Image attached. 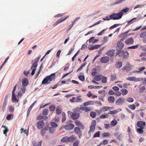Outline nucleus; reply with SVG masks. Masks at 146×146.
<instances>
[{
	"instance_id": "21",
	"label": "nucleus",
	"mask_w": 146,
	"mask_h": 146,
	"mask_svg": "<svg viewBox=\"0 0 146 146\" xmlns=\"http://www.w3.org/2000/svg\"><path fill=\"white\" fill-rule=\"evenodd\" d=\"M115 100L114 97L112 96H110L108 98V101L110 103H113L114 102Z\"/></svg>"
},
{
	"instance_id": "10",
	"label": "nucleus",
	"mask_w": 146,
	"mask_h": 146,
	"mask_svg": "<svg viewBox=\"0 0 146 146\" xmlns=\"http://www.w3.org/2000/svg\"><path fill=\"white\" fill-rule=\"evenodd\" d=\"M69 16H67L66 17L63 18H60L53 25V26H56L58 25V24L62 22L66 19Z\"/></svg>"
},
{
	"instance_id": "42",
	"label": "nucleus",
	"mask_w": 146,
	"mask_h": 146,
	"mask_svg": "<svg viewBox=\"0 0 146 146\" xmlns=\"http://www.w3.org/2000/svg\"><path fill=\"white\" fill-rule=\"evenodd\" d=\"M145 86H143L141 87L139 89V93L140 94L142 93L145 91Z\"/></svg>"
},
{
	"instance_id": "3",
	"label": "nucleus",
	"mask_w": 146,
	"mask_h": 146,
	"mask_svg": "<svg viewBox=\"0 0 146 146\" xmlns=\"http://www.w3.org/2000/svg\"><path fill=\"white\" fill-rule=\"evenodd\" d=\"M68 115H70L71 118L74 119H77L79 117V114L75 112H72L68 111Z\"/></svg>"
},
{
	"instance_id": "8",
	"label": "nucleus",
	"mask_w": 146,
	"mask_h": 146,
	"mask_svg": "<svg viewBox=\"0 0 146 146\" xmlns=\"http://www.w3.org/2000/svg\"><path fill=\"white\" fill-rule=\"evenodd\" d=\"M74 125L70 123L64 126V129L67 131L72 130L74 128Z\"/></svg>"
},
{
	"instance_id": "59",
	"label": "nucleus",
	"mask_w": 146,
	"mask_h": 146,
	"mask_svg": "<svg viewBox=\"0 0 146 146\" xmlns=\"http://www.w3.org/2000/svg\"><path fill=\"white\" fill-rule=\"evenodd\" d=\"M49 109L51 111H53L55 110V107L54 106H50L49 107Z\"/></svg>"
},
{
	"instance_id": "64",
	"label": "nucleus",
	"mask_w": 146,
	"mask_h": 146,
	"mask_svg": "<svg viewBox=\"0 0 146 146\" xmlns=\"http://www.w3.org/2000/svg\"><path fill=\"white\" fill-rule=\"evenodd\" d=\"M55 130V129H54V128L52 127H51L49 129V131L50 133H53Z\"/></svg>"
},
{
	"instance_id": "56",
	"label": "nucleus",
	"mask_w": 146,
	"mask_h": 146,
	"mask_svg": "<svg viewBox=\"0 0 146 146\" xmlns=\"http://www.w3.org/2000/svg\"><path fill=\"white\" fill-rule=\"evenodd\" d=\"M78 78L80 80L82 81L84 80L85 78L84 76L80 75L78 76Z\"/></svg>"
},
{
	"instance_id": "55",
	"label": "nucleus",
	"mask_w": 146,
	"mask_h": 146,
	"mask_svg": "<svg viewBox=\"0 0 146 146\" xmlns=\"http://www.w3.org/2000/svg\"><path fill=\"white\" fill-rule=\"evenodd\" d=\"M79 143L78 140H76L73 143V146H78Z\"/></svg>"
},
{
	"instance_id": "20",
	"label": "nucleus",
	"mask_w": 146,
	"mask_h": 146,
	"mask_svg": "<svg viewBox=\"0 0 146 146\" xmlns=\"http://www.w3.org/2000/svg\"><path fill=\"white\" fill-rule=\"evenodd\" d=\"M127 65V66H125L123 68V70L127 71H129L130 70L131 67V65L129 62H128Z\"/></svg>"
},
{
	"instance_id": "36",
	"label": "nucleus",
	"mask_w": 146,
	"mask_h": 146,
	"mask_svg": "<svg viewBox=\"0 0 146 146\" xmlns=\"http://www.w3.org/2000/svg\"><path fill=\"white\" fill-rule=\"evenodd\" d=\"M13 117V115L11 114L8 115L6 117V119L8 120H10Z\"/></svg>"
},
{
	"instance_id": "16",
	"label": "nucleus",
	"mask_w": 146,
	"mask_h": 146,
	"mask_svg": "<svg viewBox=\"0 0 146 146\" xmlns=\"http://www.w3.org/2000/svg\"><path fill=\"white\" fill-rule=\"evenodd\" d=\"M39 60V58H36L35 59L36 61L35 62L32 64V66H31V69H32L33 67L34 68H36L37 67L38 65L37 62Z\"/></svg>"
},
{
	"instance_id": "2",
	"label": "nucleus",
	"mask_w": 146,
	"mask_h": 146,
	"mask_svg": "<svg viewBox=\"0 0 146 146\" xmlns=\"http://www.w3.org/2000/svg\"><path fill=\"white\" fill-rule=\"evenodd\" d=\"M112 20H116L121 19L123 16V13L121 12L117 13H113L111 14Z\"/></svg>"
},
{
	"instance_id": "33",
	"label": "nucleus",
	"mask_w": 146,
	"mask_h": 146,
	"mask_svg": "<svg viewBox=\"0 0 146 146\" xmlns=\"http://www.w3.org/2000/svg\"><path fill=\"white\" fill-rule=\"evenodd\" d=\"M129 56V53L126 51H124V54H123V58L127 59Z\"/></svg>"
},
{
	"instance_id": "11",
	"label": "nucleus",
	"mask_w": 146,
	"mask_h": 146,
	"mask_svg": "<svg viewBox=\"0 0 146 146\" xmlns=\"http://www.w3.org/2000/svg\"><path fill=\"white\" fill-rule=\"evenodd\" d=\"M134 39L132 37H130L127 39L125 41V43L127 45H130L133 44L134 42Z\"/></svg>"
},
{
	"instance_id": "23",
	"label": "nucleus",
	"mask_w": 146,
	"mask_h": 146,
	"mask_svg": "<svg viewBox=\"0 0 146 146\" xmlns=\"http://www.w3.org/2000/svg\"><path fill=\"white\" fill-rule=\"evenodd\" d=\"M62 142L63 143H66L69 142L68 137V136H65L63 137L61 140Z\"/></svg>"
},
{
	"instance_id": "17",
	"label": "nucleus",
	"mask_w": 146,
	"mask_h": 146,
	"mask_svg": "<svg viewBox=\"0 0 146 146\" xmlns=\"http://www.w3.org/2000/svg\"><path fill=\"white\" fill-rule=\"evenodd\" d=\"M115 53V51L114 50H112L108 51L107 52V54L109 56H113Z\"/></svg>"
},
{
	"instance_id": "26",
	"label": "nucleus",
	"mask_w": 146,
	"mask_h": 146,
	"mask_svg": "<svg viewBox=\"0 0 146 146\" xmlns=\"http://www.w3.org/2000/svg\"><path fill=\"white\" fill-rule=\"evenodd\" d=\"M111 80V81H114L116 80L117 79L116 74H111L110 76Z\"/></svg>"
},
{
	"instance_id": "51",
	"label": "nucleus",
	"mask_w": 146,
	"mask_h": 146,
	"mask_svg": "<svg viewBox=\"0 0 146 146\" xmlns=\"http://www.w3.org/2000/svg\"><path fill=\"white\" fill-rule=\"evenodd\" d=\"M82 109L86 112H88L90 111V109L89 107H82Z\"/></svg>"
},
{
	"instance_id": "46",
	"label": "nucleus",
	"mask_w": 146,
	"mask_h": 146,
	"mask_svg": "<svg viewBox=\"0 0 146 146\" xmlns=\"http://www.w3.org/2000/svg\"><path fill=\"white\" fill-rule=\"evenodd\" d=\"M126 101L129 102H132L134 100L133 98L129 97L127 98Z\"/></svg>"
},
{
	"instance_id": "48",
	"label": "nucleus",
	"mask_w": 146,
	"mask_h": 146,
	"mask_svg": "<svg viewBox=\"0 0 146 146\" xmlns=\"http://www.w3.org/2000/svg\"><path fill=\"white\" fill-rule=\"evenodd\" d=\"M48 110L47 109H45L43 110L42 111V114L44 115H46L48 114Z\"/></svg>"
},
{
	"instance_id": "13",
	"label": "nucleus",
	"mask_w": 146,
	"mask_h": 146,
	"mask_svg": "<svg viewBox=\"0 0 146 146\" xmlns=\"http://www.w3.org/2000/svg\"><path fill=\"white\" fill-rule=\"evenodd\" d=\"M109 60V58L107 56H104L102 57L100 60V62L103 63H107Z\"/></svg>"
},
{
	"instance_id": "62",
	"label": "nucleus",
	"mask_w": 146,
	"mask_h": 146,
	"mask_svg": "<svg viewBox=\"0 0 146 146\" xmlns=\"http://www.w3.org/2000/svg\"><path fill=\"white\" fill-rule=\"evenodd\" d=\"M108 116V115L106 114L105 115H101L100 116V118L101 119H103L107 117Z\"/></svg>"
},
{
	"instance_id": "38",
	"label": "nucleus",
	"mask_w": 146,
	"mask_h": 146,
	"mask_svg": "<svg viewBox=\"0 0 146 146\" xmlns=\"http://www.w3.org/2000/svg\"><path fill=\"white\" fill-rule=\"evenodd\" d=\"M110 134L108 133L104 132L102 134V136L103 137H107L110 136Z\"/></svg>"
},
{
	"instance_id": "45",
	"label": "nucleus",
	"mask_w": 146,
	"mask_h": 146,
	"mask_svg": "<svg viewBox=\"0 0 146 146\" xmlns=\"http://www.w3.org/2000/svg\"><path fill=\"white\" fill-rule=\"evenodd\" d=\"M75 124L76 125L78 126V127L80 125H81L82 124V123L80 122V121L78 120H76L74 122Z\"/></svg>"
},
{
	"instance_id": "25",
	"label": "nucleus",
	"mask_w": 146,
	"mask_h": 146,
	"mask_svg": "<svg viewBox=\"0 0 146 146\" xmlns=\"http://www.w3.org/2000/svg\"><path fill=\"white\" fill-rule=\"evenodd\" d=\"M94 103V101H90L88 102H84L83 105L84 106H86L90 105H93Z\"/></svg>"
},
{
	"instance_id": "61",
	"label": "nucleus",
	"mask_w": 146,
	"mask_h": 146,
	"mask_svg": "<svg viewBox=\"0 0 146 146\" xmlns=\"http://www.w3.org/2000/svg\"><path fill=\"white\" fill-rule=\"evenodd\" d=\"M44 117V116L42 115H39L37 117V119L38 120L42 119Z\"/></svg>"
},
{
	"instance_id": "19",
	"label": "nucleus",
	"mask_w": 146,
	"mask_h": 146,
	"mask_svg": "<svg viewBox=\"0 0 146 146\" xmlns=\"http://www.w3.org/2000/svg\"><path fill=\"white\" fill-rule=\"evenodd\" d=\"M123 54H124V51L118 50V51L116 53V55L118 56V57H120L123 56Z\"/></svg>"
},
{
	"instance_id": "27",
	"label": "nucleus",
	"mask_w": 146,
	"mask_h": 146,
	"mask_svg": "<svg viewBox=\"0 0 146 146\" xmlns=\"http://www.w3.org/2000/svg\"><path fill=\"white\" fill-rule=\"evenodd\" d=\"M81 96L80 95H79L76 98V102H82L83 101V99L81 98Z\"/></svg>"
},
{
	"instance_id": "12",
	"label": "nucleus",
	"mask_w": 146,
	"mask_h": 146,
	"mask_svg": "<svg viewBox=\"0 0 146 146\" xmlns=\"http://www.w3.org/2000/svg\"><path fill=\"white\" fill-rule=\"evenodd\" d=\"M125 99L123 98H119L116 101V104L118 105L122 104L124 102Z\"/></svg>"
},
{
	"instance_id": "43",
	"label": "nucleus",
	"mask_w": 146,
	"mask_h": 146,
	"mask_svg": "<svg viewBox=\"0 0 146 146\" xmlns=\"http://www.w3.org/2000/svg\"><path fill=\"white\" fill-rule=\"evenodd\" d=\"M102 83H106L107 82V78L106 77L103 76L102 77Z\"/></svg>"
},
{
	"instance_id": "41",
	"label": "nucleus",
	"mask_w": 146,
	"mask_h": 146,
	"mask_svg": "<svg viewBox=\"0 0 146 146\" xmlns=\"http://www.w3.org/2000/svg\"><path fill=\"white\" fill-rule=\"evenodd\" d=\"M121 91L122 92V94L123 95H125L128 93L127 90L125 89H123Z\"/></svg>"
},
{
	"instance_id": "9",
	"label": "nucleus",
	"mask_w": 146,
	"mask_h": 146,
	"mask_svg": "<svg viewBox=\"0 0 146 146\" xmlns=\"http://www.w3.org/2000/svg\"><path fill=\"white\" fill-rule=\"evenodd\" d=\"M137 126L139 128H144V127L145 125V121H139L137 123Z\"/></svg>"
},
{
	"instance_id": "63",
	"label": "nucleus",
	"mask_w": 146,
	"mask_h": 146,
	"mask_svg": "<svg viewBox=\"0 0 146 146\" xmlns=\"http://www.w3.org/2000/svg\"><path fill=\"white\" fill-rule=\"evenodd\" d=\"M108 94L110 95H115V92L112 90H110L109 91Z\"/></svg>"
},
{
	"instance_id": "34",
	"label": "nucleus",
	"mask_w": 146,
	"mask_h": 146,
	"mask_svg": "<svg viewBox=\"0 0 146 146\" xmlns=\"http://www.w3.org/2000/svg\"><path fill=\"white\" fill-rule=\"evenodd\" d=\"M144 128H137V133L140 134H142L143 132V129Z\"/></svg>"
},
{
	"instance_id": "29",
	"label": "nucleus",
	"mask_w": 146,
	"mask_h": 146,
	"mask_svg": "<svg viewBox=\"0 0 146 146\" xmlns=\"http://www.w3.org/2000/svg\"><path fill=\"white\" fill-rule=\"evenodd\" d=\"M2 127L5 128V129L3 131V134L5 135V136H6L7 133L9 131V130L7 129V128L5 125H3Z\"/></svg>"
},
{
	"instance_id": "22",
	"label": "nucleus",
	"mask_w": 146,
	"mask_h": 146,
	"mask_svg": "<svg viewBox=\"0 0 146 146\" xmlns=\"http://www.w3.org/2000/svg\"><path fill=\"white\" fill-rule=\"evenodd\" d=\"M19 99L17 98L16 96L14 94H12V100L13 102H18L19 101Z\"/></svg>"
},
{
	"instance_id": "50",
	"label": "nucleus",
	"mask_w": 146,
	"mask_h": 146,
	"mask_svg": "<svg viewBox=\"0 0 146 146\" xmlns=\"http://www.w3.org/2000/svg\"><path fill=\"white\" fill-rule=\"evenodd\" d=\"M90 116L92 118H94L96 115V113L94 111H92L90 113Z\"/></svg>"
},
{
	"instance_id": "18",
	"label": "nucleus",
	"mask_w": 146,
	"mask_h": 146,
	"mask_svg": "<svg viewBox=\"0 0 146 146\" xmlns=\"http://www.w3.org/2000/svg\"><path fill=\"white\" fill-rule=\"evenodd\" d=\"M77 138V137L74 135H72L70 137H68L69 142H73Z\"/></svg>"
},
{
	"instance_id": "15",
	"label": "nucleus",
	"mask_w": 146,
	"mask_h": 146,
	"mask_svg": "<svg viewBox=\"0 0 146 146\" xmlns=\"http://www.w3.org/2000/svg\"><path fill=\"white\" fill-rule=\"evenodd\" d=\"M44 125V123L43 121H39L37 123V127L39 129L43 128Z\"/></svg>"
},
{
	"instance_id": "32",
	"label": "nucleus",
	"mask_w": 146,
	"mask_h": 146,
	"mask_svg": "<svg viewBox=\"0 0 146 146\" xmlns=\"http://www.w3.org/2000/svg\"><path fill=\"white\" fill-rule=\"evenodd\" d=\"M102 75H97L94 78V80L97 81H99L102 79Z\"/></svg>"
},
{
	"instance_id": "14",
	"label": "nucleus",
	"mask_w": 146,
	"mask_h": 146,
	"mask_svg": "<svg viewBox=\"0 0 146 146\" xmlns=\"http://www.w3.org/2000/svg\"><path fill=\"white\" fill-rule=\"evenodd\" d=\"M29 83V80L27 78H25L22 80V85L23 86L25 87L27 86Z\"/></svg>"
},
{
	"instance_id": "1",
	"label": "nucleus",
	"mask_w": 146,
	"mask_h": 146,
	"mask_svg": "<svg viewBox=\"0 0 146 146\" xmlns=\"http://www.w3.org/2000/svg\"><path fill=\"white\" fill-rule=\"evenodd\" d=\"M55 73H54L51 74L50 76H46L42 81V84H50V82L55 79Z\"/></svg>"
},
{
	"instance_id": "5",
	"label": "nucleus",
	"mask_w": 146,
	"mask_h": 146,
	"mask_svg": "<svg viewBox=\"0 0 146 146\" xmlns=\"http://www.w3.org/2000/svg\"><path fill=\"white\" fill-rule=\"evenodd\" d=\"M96 124V121L95 120L92 121L91 125L90 126V130L89 131V133H93L94 132L95 129V126Z\"/></svg>"
},
{
	"instance_id": "53",
	"label": "nucleus",
	"mask_w": 146,
	"mask_h": 146,
	"mask_svg": "<svg viewBox=\"0 0 146 146\" xmlns=\"http://www.w3.org/2000/svg\"><path fill=\"white\" fill-rule=\"evenodd\" d=\"M9 56L7 57L6 59L5 60L3 63H2V64H1V68H2L3 67V66L7 62V61L8 60L9 58Z\"/></svg>"
},
{
	"instance_id": "60",
	"label": "nucleus",
	"mask_w": 146,
	"mask_h": 146,
	"mask_svg": "<svg viewBox=\"0 0 146 146\" xmlns=\"http://www.w3.org/2000/svg\"><path fill=\"white\" fill-rule=\"evenodd\" d=\"M117 113V111L115 110H114L113 111H110L108 113L112 114H116Z\"/></svg>"
},
{
	"instance_id": "6",
	"label": "nucleus",
	"mask_w": 146,
	"mask_h": 146,
	"mask_svg": "<svg viewBox=\"0 0 146 146\" xmlns=\"http://www.w3.org/2000/svg\"><path fill=\"white\" fill-rule=\"evenodd\" d=\"M127 80L130 81H135V82L141 81L142 80L141 78H136L135 77H129L126 79Z\"/></svg>"
},
{
	"instance_id": "37",
	"label": "nucleus",
	"mask_w": 146,
	"mask_h": 146,
	"mask_svg": "<svg viewBox=\"0 0 146 146\" xmlns=\"http://www.w3.org/2000/svg\"><path fill=\"white\" fill-rule=\"evenodd\" d=\"M103 19L104 20L109 21L112 19L111 14L109 16H107L104 18H103Z\"/></svg>"
},
{
	"instance_id": "4",
	"label": "nucleus",
	"mask_w": 146,
	"mask_h": 146,
	"mask_svg": "<svg viewBox=\"0 0 146 146\" xmlns=\"http://www.w3.org/2000/svg\"><path fill=\"white\" fill-rule=\"evenodd\" d=\"M123 40L124 39H121L118 42L116 47L117 50H121L123 49L124 46V44L122 42Z\"/></svg>"
},
{
	"instance_id": "7",
	"label": "nucleus",
	"mask_w": 146,
	"mask_h": 146,
	"mask_svg": "<svg viewBox=\"0 0 146 146\" xmlns=\"http://www.w3.org/2000/svg\"><path fill=\"white\" fill-rule=\"evenodd\" d=\"M74 131L76 134L78 135L80 139L82 134L80 128L78 127H75L74 129Z\"/></svg>"
},
{
	"instance_id": "30",
	"label": "nucleus",
	"mask_w": 146,
	"mask_h": 146,
	"mask_svg": "<svg viewBox=\"0 0 146 146\" xmlns=\"http://www.w3.org/2000/svg\"><path fill=\"white\" fill-rule=\"evenodd\" d=\"M36 102V101H35V102L31 104V106L29 108V109L27 111V116L30 113V112L31 111L32 108L34 106V105L35 104V103Z\"/></svg>"
},
{
	"instance_id": "47",
	"label": "nucleus",
	"mask_w": 146,
	"mask_h": 146,
	"mask_svg": "<svg viewBox=\"0 0 146 146\" xmlns=\"http://www.w3.org/2000/svg\"><path fill=\"white\" fill-rule=\"evenodd\" d=\"M51 125L53 127L55 128L57 127L58 125L56 123L54 122H52L50 123Z\"/></svg>"
},
{
	"instance_id": "52",
	"label": "nucleus",
	"mask_w": 146,
	"mask_h": 146,
	"mask_svg": "<svg viewBox=\"0 0 146 146\" xmlns=\"http://www.w3.org/2000/svg\"><path fill=\"white\" fill-rule=\"evenodd\" d=\"M137 18H135L133 19H132L130 21H129L128 22V24L126 25V27H127L129 25L131 24L132 23L131 22L133 21V22H134L135 21H134V20L135 19H136Z\"/></svg>"
},
{
	"instance_id": "58",
	"label": "nucleus",
	"mask_w": 146,
	"mask_h": 146,
	"mask_svg": "<svg viewBox=\"0 0 146 146\" xmlns=\"http://www.w3.org/2000/svg\"><path fill=\"white\" fill-rule=\"evenodd\" d=\"M46 130L45 129H42L41 131V134L42 136H44L45 134L46 133Z\"/></svg>"
},
{
	"instance_id": "44",
	"label": "nucleus",
	"mask_w": 146,
	"mask_h": 146,
	"mask_svg": "<svg viewBox=\"0 0 146 146\" xmlns=\"http://www.w3.org/2000/svg\"><path fill=\"white\" fill-rule=\"evenodd\" d=\"M129 8H126L125 9H124L122 10L120 12H121L123 13V15L124 13L123 12L125 13H126L128 12V11L129 10Z\"/></svg>"
},
{
	"instance_id": "28",
	"label": "nucleus",
	"mask_w": 146,
	"mask_h": 146,
	"mask_svg": "<svg viewBox=\"0 0 146 146\" xmlns=\"http://www.w3.org/2000/svg\"><path fill=\"white\" fill-rule=\"evenodd\" d=\"M111 107L105 106L101 108L100 109V111H104L107 110L111 109Z\"/></svg>"
},
{
	"instance_id": "24",
	"label": "nucleus",
	"mask_w": 146,
	"mask_h": 146,
	"mask_svg": "<svg viewBox=\"0 0 146 146\" xmlns=\"http://www.w3.org/2000/svg\"><path fill=\"white\" fill-rule=\"evenodd\" d=\"M115 66L117 68H120L122 65V62L120 61L117 62L115 63Z\"/></svg>"
},
{
	"instance_id": "35",
	"label": "nucleus",
	"mask_w": 146,
	"mask_h": 146,
	"mask_svg": "<svg viewBox=\"0 0 146 146\" xmlns=\"http://www.w3.org/2000/svg\"><path fill=\"white\" fill-rule=\"evenodd\" d=\"M62 110L60 107L58 106L57 107L56 109V113L58 114H59L61 113Z\"/></svg>"
},
{
	"instance_id": "40",
	"label": "nucleus",
	"mask_w": 146,
	"mask_h": 146,
	"mask_svg": "<svg viewBox=\"0 0 146 146\" xmlns=\"http://www.w3.org/2000/svg\"><path fill=\"white\" fill-rule=\"evenodd\" d=\"M141 38H144L146 36V31L142 32L140 34Z\"/></svg>"
},
{
	"instance_id": "31",
	"label": "nucleus",
	"mask_w": 146,
	"mask_h": 146,
	"mask_svg": "<svg viewBox=\"0 0 146 146\" xmlns=\"http://www.w3.org/2000/svg\"><path fill=\"white\" fill-rule=\"evenodd\" d=\"M117 123V121L115 119H113L110 122L111 125L112 126H115Z\"/></svg>"
},
{
	"instance_id": "49",
	"label": "nucleus",
	"mask_w": 146,
	"mask_h": 146,
	"mask_svg": "<svg viewBox=\"0 0 146 146\" xmlns=\"http://www.w3.org/2000/svg\"><path fill=\"white\" fill-rule=\"evenodd\" d=\"M128 108L131 110H134L135 108V106L134 104L129 105Z\"/></svg>"
},
{
	"instance_id": "57",
	"label": "nucleus",
	"mask_w": 146,
	"mask_h": 146,
	"mask_svg": "<svg viewBox=\"0 0 146 146\" xmlns=\"http://www.w3.org/2000/svg\"><path fill=\"white\" fill-rule=\"evenodd\" d=\"M100 136V132L98 131L96 132L94 135V137H99Z\"/></svg>"
},
{
	"instance_id": "39",
	"label": "nucleus",
	"mask_w": 146,
	"mask_h": 146,
	"mask_svg": "<svg viewBox=\"0 0 146 146\" xmlns=\"http://www.w3.org/2000/svg\"><path fill=\"white\" fill-rule=\"evenodd\" d=\"M7 105V102H3V106L2 107V110L3 111H4L6 110V106Z\"/></svg>"
},
{
	"instance_id": "54",
	"label": "nucleus",
	"mask_w": 146,
	"mask_h": 146,
	"mask_svg": "<svg viewBox=\"0 0 146 146\" xmlns=\"http://www.w3.org/2000/svg\"><path fill=\"white\" fill-rule=\"evenodd\" d=\"M93 71L92 72V75L93 76H95L96 74V68H94L93 69Z\"/></svg>"
}]
</instances>
